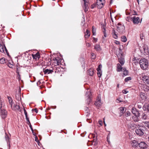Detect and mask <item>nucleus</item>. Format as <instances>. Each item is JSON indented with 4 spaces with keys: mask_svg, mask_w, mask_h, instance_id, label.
<instances>
[{
    "mask_svg": "<svg viewBox=\"0 0 149 149\" xmlns=\"http://www.w3.org/2000/svg\"><path fill=\"white\" fill-rule=\"evenodd\" d=\"M8 98L10 104V105L11 109L15 111L18 110L20 109V107L19 105L17 104V103H14L13 102L12 98L10 97H8Z\"/></svg>",
    "mask_w": 149,
    "mask_h": 149,
    "instance_id": "f257e3e1",
    "label": "nucleus"
},
{
    "mask_svg": "<svg viewBox=\"0 0 149 149\" xmlns=\"http://www.w3.org/2000/svg\"><path fill=\"white\" fill-rule=\"evenodd\" d=\"M146 130V128L144 126L138 125L135 130V132L136 134L139 136L143 135L144 132Z\"/></svg>",
    "mask_w": 149,
    "mask_h": 149,
    "instance_id": "f03ea898",
    "label": "nucleus"
},
{
    "mask_svg": "<svg viewBox=\"0 0 149 149\" xmlns=\"http://www.w3.org/2000/svg\"><path fill=\"white\" fill-rule=\"evenodd\" d=\"M139 64L142 69L146 70L148 67V62L146 59L142 58L140 60Z\"/></svg>",
    "mask_w": 149,
    "mask_h": 149,
    "instance_id": "7ed1b4c3",
    "label": "nucleus"
},
{
    "mask_svg": "<svg viewBox=\"0 0 149 149\" xmlns=\"http://www.w3.org/2000/svg\"><path fill=\"white\" fill-rule=\"evenodd\" d=\"M118 31L120 33H122L124 32L125 26L120 23H118L117 27Z\"/></svg>",
    "mask_w": 149,
    "mask_h": 149,
    "instance_id": "20e7f679",
    "label": "nucleus"
},
{
    "mask_svg": "<svg viewBox=\"0 0 149 149\" xmlns=\"http://www.w3.org/2000/svg\"><path fill=\"white\" fill-rule=\"evenodd\" d=\"M140 78L145 83L149 84V77L148 76L142 74Z\"/></svg>",
    "mask_w": 149,
    "mask_h": 149,
    "instance_id": "39448f33",
    "label": "nucleus"
},
{
    "mask_svg": "<svg viewBox=\"0 0 149 149\" xmlns=\"http://www.w3.org/2000/svg\"><path fill=\"white\" fill-rule=\"evenodd\" d=\"M131 19L134 24H137L140 22V19L138 17H133L131 18Z\"/></svg>",
    "mask_w": 149,
    "mask_h": 149,
    "instance_id": "423d86ee",
    "label": "nucleus"
},
{
    "mask_svg": "<svg viewBox=\"0 0 149 149\" xmlns=\"http://www.w3.org/2000/svg\"><path fill=\"white\" fill-rule=\"evenodd\" d=\"M5 51L7 52V50L5 46L3 44H0V52H4Z\"/></svg>",
    "mask_w": 149,
    "mask_h": 149,
    "instance_id": "0eeeda50",
    "label": "nucleus"
},
{
    "mask_svg": "<svg viewBox=\"0 0 149 149\" xmlns=\"http://www.w3.org/2000/svg\"><path fill=\"white\" fill-rule=\"evenodd\" d=\"M102 67V65H99L98 68L97 69V75L99 77H100L102 74V71L101 70V68Z\"/></svg>",
    "mask_w": 149,
    "mask_h": 149,
    "instance_id": "6e6552de",
    "label": "nucleus"
},
{
    "mask_svg": "<svg viewBox=\"0 0 149 149\" xmlns=\"http://www.w3.org/2000/svg\"><path fill=\"white\" fill-rule=\"evenodd\" d=\"M105 3H103L102 1H97L96 4L97 7L99 8H102L103 6Z\"/></svg>",
    "mask_w": 149,
    "mask_h": 149,
    "instance_id": "1a4fd4ad",
    "label": "nucleus"
},
{
    "mask_svg": "<svg viewBox=\"0 0 149 149\" xmlns=\"http://www.w3.org/2000/svg\"><path fill=\"white\" fill-rule=\"evenodd\" d=\"M138 144L139 147L141 148H145L147 147V144L144 142H141Z\"/></svg>",
    "mask_w": 149,
    "mask_h": 149,
    "instance_id": "9d476101",
    "label": "nucleus"
},
{
    "mask_svg": "<svg viewBox=\"0 0 149 149\" xmlns=\"http://www.w3.org/2000/svg\"><path fill=\"white\" fill-rule=\"evenodd\" d=\"M132 112L134 115L137 116H140V113L139 111L136 110L135 108H133L132 109Z\"/></svg>",
    "mask_w": 149,
    "mask_h": 149,
    "instance_id": "9b49d317",
    "label": "nucleus"
},
{
    "mask_svg": "<svg viewBox=\"0 0 149 149\" xmlns=\"http://www.w3.org/2000/svg\"><path fill=\"white\" fill-rule=\"evenodd\" d=\"M84 4L83 6V8L84 11L86 12L88 10V3L86 0H84Z\"/></svg>",
    "mask_w": 149,
    "mask_h": 149,
    "instance_id": "f8f14e48",
    "label": "nucleus"
},
{
    "mask_svg": "<svg viewBox=\"0 0 149 149\" xmlns=\"http://www.w3.org/2000/svg\"><path fill=\"white\" fill-rule=\"evenodd\" d=\"M7 112L5 110H1V115L2 118H5L6 116Z\"/></svg>",
    "mask_w": 149,
    "mask_h": 149,
    "instance_id": "ddd939ff",
    "label": "nucleus"
},
{
    "mask_svg": "<svg viewBox=\"0 0 149 149\" xmlns=\"http://www.w3.org/2000/svg\"><path fill=\"white\" fill-rule=\"evenodd\" d=\"M94 49L97 52H100L102 50L101 48L99 45L96 44L94 46Z\"/></svg>",
    "mask_w": 149,
    "mask_h": 149,
    "instance_id": "4468645a",
    "label": "nucleus"
},
{
    "mask_svg": "<svg viewBox=\"0 0 149 149\" xmlns=\"http://www.w3.org/2000/svg\"><path fill=\"white\" fill-rule=\"evenodd\" d=\"M59 58L58 57L55 58L53 59V60L54 61L53 63L55 64V65H59L60 64V62L58 60Z\"/></svg>",
    "mask_w": 149,
    "mask_h": 149,
    "instance_id": "2eb2a0df",
    "label": "nucleus"
},
{
    "mask_svg": "<svg viewBox=\"0 0 149 149\" xmlns=\"http://www.w3.org/2000/svg\"><path fill=\"white\" fill-rule=\"evenodd\" d=\"M32 56L34 59L37 60L40 57V54L38 52L35 55H32Z\"/></svg>",
    "mask_w": 149,
    "mask_h": 149,
    "instance_id": "dca6fc26",
    "label": "nucleus"
},
{
    "mask_svg": "<svg viewBox=\"0 0 149 149\" xmlns=\"http://www.w3.org/2000/svg\"><path fill=\"white\" fill-rule=\"evenodd\" d=\"M131 144L132 146L135 147L137 146L139 143L136 140H133L131 142Z\"/></svg>",
    "mask_w": 149,
    "mask_h": 149,
    "instance_id": "f3484780",
    "label": "nucleus"
},
{
    "mask_svg": "<svg viewBox=\"0 0 149 149\" xmlns=\"http://www.w3.org/2000/svg\"><path fill=\"white\" fill-rule=\"evenodd\" d=\"M140 96L143 100H145L147 99L146 95L144 93H141L140 94Z\"/></svg>",
    "mask_w": 149,
    "mask_h": 149,
    "instance_id": "a211bd4d",
    "label": "nucleus"
},
{
    "mask_svg": "<svg viewBox=\"0 0 149 149\" xmlns=\"http://www.w3.org/2000/svg\"><path fill=\"white\" fill-rule=\"evenodd\" d=\"M95 105L99 107L102 104V103L101 102L100 99L98 98L97 100V101L95 102Z\"/></svg>",
    "mask_w": 149,
    "mask_h": 149,
    "instance_id": "6ab92c4d",
    "label": "nucleus"
},
{
    "mask_svg": "<svg viewBox=\"0 0 149 149\" xmlns=\"http://www.w3.org/2000/svg\"><path fill=\"white\" fill-rule=\"evenodd\" d=\"M90 35V33L89 31L87 29L86 32L85 33V38H89Z\"/></svg>",
    "mask_w": 149,
    "mask_h": 149,
    "instance_id": "aec40b11",
    "label": "nucleus"
},
{
    "mask_svg": "<svg viewBox=\"0 0 149 149\" xmlns=\"http://www.w3.org/2000/svg\"><path fill=\"white\" fill-rule=\"evenodd\" d=\"M112 35L113 38L115 39H117L118 38V36L116 32L115 31V30L113 29L112 33Z\"/></svg>",
    "mask_w": 149,
    "mask_h": 149,
    "instance_id": "412c9836",
    "label": "nucleus"
},
{
    "mask_svg": "<svg viewBox=\"0 0 149 149\" xmlns=\"http://www.w3.org/2000/svg\"><path fill=\"white\" fill-rule=\"evenodd\" d=\"M53 71L52 70H49L48 69H46L43 71L45 74H49L52 73L53 72Z\"/></svg>",
    "mask_w": 149,
    "mask_h": 149,
    "instance_id": "4be33fe9",
    "label": "nucleus"
},
{
    "mask_svg": "<svg viewBox=\"0 0 149 149\" xmlns=\"http://www.w3.org/2000/svg\"><path fill=\"white\" fill-rule=\"evenodd\" d=\"M94 69L93 68H91L88 71V74L90 76H92L94 74Z\"/></svg>",
    "mask_w": 149,
    "mask_h": 149,
    "instance_id": "5701e85b",
    "label": "nucleus"
},
{
    "mask_svg": "<svg viewBox=\"0 0 149 149\" xmlns=\"http://www.w3.org/2000/svg\"><path fill=\"white\" fill-rule=\"evenodd\" d=\"M123 68H122L120 64L118 63L117 64V70L118 72L123 71Z\"/></svg>",
    "mask_w": 149,
    "mask_h": 149,
    "instance_id": "b1692460",
    "label": "nucleus"
},
{
    "mask_svg": "<svg viewBox=\"0 0 149 149\" xmlns=\"http://www.w3.org/2000/svg\"><path fill=\"white\" fill-rule=\"evenodd\" d=\"M23 110H24V113L25 115L26 116V120L27 121H28V122L30 124V123L29 121V118L28 117V116H27V112L26 111L25 109H24Z\"/></svg>",
    "mask_w": 149,
    "mask_h": 149,
    "instance_id": "393cba45",
    "label": "nucleus"
},
{
    "mask_svg": "<svg viewBox=\"0 0 149 149\" xmlns=\"http://www.w3.org/2000/svg\"><path fill=\"white\" fill-rule=\"evenodd\" d=\"M139 116L134 115V116L132 117V118L134 121L136 122H138L139 121V120L138 117Z\"/></svg>",
    "mask_w": 149,
    "mask_h": 149,
    "instance_id": "a878e982",
    "label": "nucleus"
},
{
    "mask_svg": "<svg viewBox=\"0 0 149 149\" xmlns=\"http://www.w3.org/2000/svg\"><path fill=\"white\" fill-rule=\"evenodd\" d=\"M122 70L123 71V74L125 76L127 75L128 72V71L126 70L125 68H123Z\"/></svg>",
    "mask_w": 149,
    "mask_h": 149,
    "instance_id": "bb28decb",
    "label": "nucleus"
},
{
    "mask_svg": "<svg viewBox=\"0 0 149 149\" xmlns=\"http://www.w3.org/2000/svg\"><path fill=\"white\" fill-rule=\"evenodd\" d=\"M119 61L122 65H123L125 62L124 60L122 58H119Z\"/></svg>",
    "mask_w": 149,
    "mask_h": 149,
    "instance_id": "cd10ccee",
    "label": "nucleus"
},
{
    "mask_svg": "<svg viewBox=\"0 0 149 149\" xmlns=\"http://www.w3.org/2000/svg\"><path fill=\"white\" fill-rule=\"evenodd\" d=\"M143 123L144 124L143 126H144L145 127H146L149 129V122H143Z\"/></svg>",
    "mask_w": 149,
    "mask_h": 149,
    "instance_id": "c85d7f7f",
    "label": "nucleus"
},
{
    "mask_svg": "<svg viewBox=\"0 0 149 149\" xmlns=\"http://www.w3.org/2000/svg\"><path fill=\"white\" fill-rule=\"evenodd\" d=\"M121 40L122 42H125L127 40V39L125 36H122L121 37Z\"/></svg>",
    "mask_w": 149,
    "mask_h": 149,
    "instance_id": "c756f323",
    "label": "nucleus"
},
{
    "mask_svg": "<svg viewBox=\"0 0 149 149\" xmlns=\"http://www.w3.org/2000/svg\"><path fill=\"white\" fill-rule=\"evenodd\" d=\"M6 60L4 58H2L0 59V63L1 64H4L6 63Z\"/></svg>",
    "mask_w": 149,
    "mask_h": 149,
    "instance_id": "7c9ffc66",
    "label": "nucleus"
},
{
    "mask_svg": "<svg viewBox=\"0 0 149 149\" xmlns=\"http://www.w3.org/2000/svg\"><path fill=\"white\" fill-rule=\"evenodd\" d=\"M16 99L18 100H21V96L19 95H16Z\"/></svg>",
    "mask_w": 149,
    "mask_h": 149,
    "instance_id": "2f4dec72",
    "label": "nucleus"
},
{
    "mask_svg": "<svg viewBox=\"0 0 149 149\" xmlns=\"http://www.w3.org/2000/svg\"><path fill=\"white\" fill-rule=\"evenodd\" d=\"M120 112L122 113H124L125 112V110L124 108L123 107H120Z\"/></svg>",
    "mask_w": 149,
    "mask_h": 149,
    "instance_id": "473e14b6",
    "label": "nucleus"
},
{
    "mask_svg": "<svg viewBox=\"0 0 149 149\" xmlns=\"http://www.w3.org/2000/svg\"><path fill=\"white\" fill-rule=\"evenodd\" d=\"M91 95V93L90 91H89L87 92L86 94V95L87 96L88 98L90 97V96Z\"/></svg>",
    "mask_w": 149,
    "mask_h": 149,
    "instance_id": "72a5a7b5",
    "label": "nucleus"
},
{
    "mask_svg": "<svg viewBox=\"0 0 149 149\" xmlns=\"http://www.w3.org/2000/svg\"><path fill=\"white\" fill-rule=\"evenodd\" d=\"M7 65L10 68H12L13 66V64L9 62L8 63Z\"/></svg>",
    "mask_w": 149,
    "mask_h": 149,
    "instance_id": "f704fd0d",
    "label": "nucleus"
},
{
    "mask_svg": "<svg viewBox=\"0 0 149 149\" xmlns=\"http://www.w3.org/2000/svg\"><path fill=\"white\" fill-rule=\"evenodd\" d=\"M5 138L6 140L7 143H8V142H9V137H8V135H6L5 136Z\"/></svg>",
    "mask_w": 149,
    "mask_h": 149,
    "instance_id": "c9c22d12",
    "label": "nucleus"
},
{
    "mask_svg": "<svg viewBox=\"0 0 149 149\" xmlns=\"http://www.w3.org/2000/svg\"><path fill=\"white\" fill-rule=\"evenodd\" d=\"M131 113L129 111H127L125 113V115L127 117L130 116V115Z\"/></svg>",
    "mask_w": 149,
    "mask_h": 149,
    "instance_id": "e433bc0d",
    "label": "nucleus"
},
{
    "mask_svg": "<svg viewBox=\"0 0 149 149\" xmlns=\"http://www.w3.org/2000/svg\"><path fill=\"white\" fill-rule=\"evenodd\" d=\"M120 47L119 48V50H120V55H122V51H121V48H122V47L123 48V46L122 45H120Z\"/></svg>",
    "mask_w": 149,
    "mask_h": 149,
    "instance_id": "4c0bfd02",
    "label": "nucleus"
},
{
    "mask_svg": "<svg viewBox=\"0 0 149 149\" xmlns=\"http://www.w3.org/2000/svg\"><path fill=\"white\" fill-rule=\"evenodd\" d=\"M110 138V134H109L107 135V141L109 144L110 143V141H109Z\"/></svg>",
    "mask_w": 149,
    "mask_h": 149,
    "instance_id": "58836bf2",
    "label": "nucleus"
},
{
    "mask_svg": "<svg viewBox=\"0 0 149 149\" xmlns=\"http://www.w3.org/2000/svg\"><path fill=\"white\" fill-rule=\"evenodd\" d=\"M142 118L144 120L146 119V116L145 113H143L142 115Z\"/></svg>",
    "mask_w": 149,
    "mask_h": 149,
    "instance_id": "ea45409f",
    "label": "nucleus"
},
{
    "mask_svg": "<svg viewBox=\"0 0 149 149\" xmlns=\"http://www.w3.org/2000/svg\"><path fill=\"white\" fill-rule=\"evenodd\" d=\"M131 77H127L125 79V80L126 82H127V81H128L131 80Z\"/></svg>",
    "mask_w": 149,
    "mask_h": 149,
    "instance_id": "a19ab883",
    "label": "nucleus"
},
{
    "mask_svg": "<svg viewBox=\"0 0 149 149\" xmlns=\"http://www.w3.org/2000/svg\"><path fill=\"white\" fill-rule=\"evenodd\" d=\"M96 57V55L95 54L93 53H92L91 54V57L92 59H94Z\"/></svg>",
    "mask_w": 149,
    "mask_h": 149,
    "instance_id": "79ce46f5",
    "label": "nucleus"
},
{
    "mask_svg": "<svg viewBox=\"0 0 149 149\" xmlns=\"http://www.w3.org/2000/svg\"><path fill=\"white\" fill-rule=\"evenodd\" d=\"M98 123L100 126L102 125V122L101 120H99L98 121Z\"/></svg>",
    "mask_w": 149,
    "mask_h": 149,
    "instance_id": "37998d69",
    "label": "nucleus"
},
{
    "mask_svg": "<svg viewBox=\"0 0 149 149\" xmlns=\"http://www.w3.org/2000/svg\"><path fill=\"white\" fill-rule=\"evenodd\" d=\"M140 38L141 39H143V33H141L140 35Z\"/></svg>",
    "mask_w": 149,
    "mask_h": 149,
    "instance_id": "c03bdc74",
    "label": "nucleus"
},
{
    "mask_svg": "<svg viewBox=\"0 0 149 149\" xmlns=\"http://www.w3.org/2000/svg\"><path fill=\"white\" fill-rule=\"evenodd\" d=\"M116 102L117 103H120V102H122V101L121 100H120V98H119V99H116Z\"/></svg>",
    "mask_w": 149,
    "mask_h": 149,
    "instance_id": "a18cd8bd",
    "label": "nucleus"
},
{
    "mask_svg": "<svg viewBox=\"0 0 149 149\" xmlns=\"http://www.w3.org/2000/svg\"><path fill=\"white\" fill-rule=\"evenodd\" d=\"M93 42H95L97 41V39L93 37Z\"/></svg>",
    "mask_w": 149,
    "mask_h": 149,
    "instance_id": "49530a36",
    "label": "nucleus"
},
{
    "mask_svg": "<svg viewBox=\"0 0 149 149\" xmlns=\"http://www.w3.org/2000/svg\"><path fill=\"white\" fill-rule=\"evenodd\" d=\"M114 43L116 44V45H120V42L116 40L115 41Z\"/></svg>",
    "mask_w": 149,
    "mask_h": 149,
    "instance_id": "de8ad7c7",
    "label": "nucleus"
},
{
    "mask_svg": "<svg viewBox=\"0 0 149 149\" xmlns=\"http://www.w3.org/2000/svg\"><path fill=\"white\" fill-rule=\"evenodd\" d=\"M128 92V91H126L125 90H123L122 91V93H124V94H126Z\"/></svg>",
    "mask_w": 149,
    "mask_h": 149,
    "instance_id": "09e8293b",
    "label": "nucleus"
},
{
    "mask_svg": "<svg viewBox=\"0 0 149 149\" xmlns=\"http://www.w3.org/2000/svg\"><path fill=\"white\" fill-rule=\"evenodd\" d=\"M86 45L87 47H89L91 46V45L90 44V43H86Z\"/></svg>",
    "mask_w": 149,
    "mask_h": 149,
    "instance_id": "8fccbe9b",
    "label": "nucleus"
},
{
    "mask_svg": "<svg viewBox=\"0 0 149 149\" xmlns=\"http://www.w3.org/2000/svg\"><path fill=\"white\" fill-rule=\"evenodd\" d=\"M92 28H93V35H95V31H94V30L93 26L92 27Z\"/></svg>",
    "mask_w": 149,
    "mask_h": 149,
    "instance_id": "3c124183",
    "label": "nucleus"
},
{
    "mask_svg": "<svg viewBox=\"0 0 149 149\" xmlns=\"http://www.w3.org/2000/svg\"><path fill=\"white\" fill-rule=\"evenodd\" d=\"M146 109L148 111H149V104L148 105Z\"/></svg>",
    "mask_w": 149,
    "mask_h": 149,
    "instance_id": "603ef678",
    "label": "nucleus"
},
{
    "mask_svg": "<svg viewBox=\"0 0 149 149\" xmlns=\"http://www.w3.org/2000/svg\"><path fill=\"white\" fill-rule=\"evenodd\" d=\"M33 110L36 113H37L38 112V110L36 109H34Z\"/></svg>",
    "mask_w": 149,
    "mask_h": 149,
    "instance_id": "864d4df0",
    "label": "nucleus"
},
{
    "mask_svg": "<svg viewBox=\"0 0 149 149\" xmlns=\"http://www.w3.org/2000/svg\"><path fill=\"white\" fill-rule=\"evenodd\" d=\"M95 5L94 4H93L91 6V8H93L95 7Z\"/></svg>",
    "mask_w": 149,
    "mask_h": 149,
    "instance_id": "5fc2aeb1",
    "label": "nucleus"
},
{
    "mask_svg": "<svg viewBox=\"0 0 149 149\" xmlns=\"http://www.w3.org/2000/svg\"><path fill=\"white\" fill-rule=\"evenodd\" d=\"M97 1H100V0H97ZM100 1H102L103 3H105L104 0H100Z\"/></svg>",
    "mask_w": 149,
    "mask_h": 149,
    "instance_id": "6e6d98bb",
    "label": "nucleus"
},
{
    "mask_svg": "<svg viewBox=\"0 0 149 149\" xmlns=\"http://www.w3.org/2000/svg\"><path fill=\"white\" fill-rule=\"evenodd\" d=\"M1 102H0V108H1L2 107V104H1Z\"/></svg>",
    "mask_w": 149,
    "mask_h": 149,
    "instance_id": "4d7b16f0",
    "label": "nucleus"
},
{
    "mask_svg": "<svg viewBox=\"0 0 149 149\" xmlns=\"http://www.w3.org/2000/svg\"><path fill=\"white\" fill-rule=\"evenodd\" d=\"M110 16H111V20L112 21V22H113V19H112V16H111V15Z\"/></svg>",
    "mask_w": 149,
    "mask_h": 149,
    "instance_id": "13d9d810",
    "label": "nucleus"
},
{
    "mask_svg": "<svg viewBox=\"0 0 149 149\" xmlns=\"http://www.w3.org/2000/svg\"><path fill=\"white\" fill-rule=\"evenodd\" d=\"M103 122H104V125L105 126H106V124L105 123V121H103Z\"/></svg>",
    "mask_w": 149,
    "mask_h": 149,
    "instance_id": "bf43d9fd",
    "label": "nucleus"
},
{
    "mask_svg": "<svg viewBox=\"0 0 149 149\" xmlns=\"http://www.w3.org/2000/svg\"><path fill=\"white\" fill-rule=\"evenodd\" d=\"M112 2V0H111L110 2V3L111 4Z\"/></svg>",
    "mask_w": 149,
    "mask_h": 149,
    "instance_id": "052dcab7",
    "label": "nucleus"
},
{
    "mask_svg": "<svg viewBox=\"0 0 149 149\" xmlns=\"http://www.w3.org/2000/svg\"><path fill=\"white\" fill-rule=\"evenodd\" d=\"M117 87L118 88H119V84H117Z\"/></svg>",
    "mask_w": 149,
    "mask_h": 149,
    "instance_id": "680f3d73",
    "label": "nucleus"
},
{
    "mask_svg": "<svg viewBox=\"0 0 149 149\" xmlns=\"http://www.w3.org/2000/svg\"><path fill=\"white\" fill-rule=\"evenodd\" d=\"M104 36L105 37H106V34L104 33Z\"/></svg>",
    "mask_w": 149,
    "mask_h": 149,
    "instance_id": "e2e57ef3",
    "label": "nucleus"
},
{
    "mask_svg": "<svg viewBox=\"0 0 149 149\" xmlns=\"http://www.w3.org/2000/svg\"><path fill=\"white\" fill-rule=\"evenodd\" d=\"M31 130H32V132H33V128H31Z\"/></svg>",
    "mask_w": 149,
    "mask_h": 149,
    "instance_id": "0e129e2a",
    "label": "nucleus"
},
{
    "mask_svg": "<svg viewBox=\"0 0 149 149\" xmlns=\"http://www.w3.org/2000/svg\"><path fill=\"white\" fill-rule=\"evenodd\" d=\"M30 127L31 128H32V127H31V125H30Z\"/></svg>",
    "mask_w": 149,
    "mask_h": 149,
    "instance_id": "69168bd1",
    "label": "nucleus"
},
{
    "mask_svg": "<svg viewBox=\"0 0 149 149\" xmlns=\"http://www.w3.org/2000/svg\"><path fill=\"white\" fill-rule=\"evenodd\" d=\"M105 118H103V121H105Z\"/></svg>",
    "mask_w": 149,
    "mask_h": 149,
    "instance_id": "338daca9",
    "label": "nucleus"
},
{
    "mask_svg": "<svg viewBox=\"0 0 149 149\" xmlns=\"http://www.w3.org/2000/svg\"><path fill=\"white\" fill-rule=\"evenodd\" d=\"M0 149H3L2 148H0Z\"/></svg>",
    "mask_w": 149,
    "mask_h": 149,
    "instance_id": "774afa93",
    "label": "nucleus"
}]
</instances>
